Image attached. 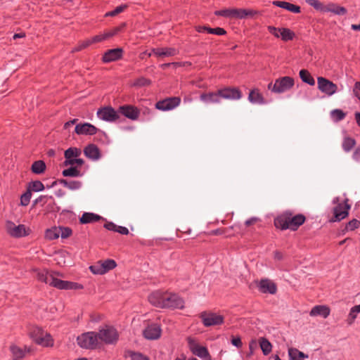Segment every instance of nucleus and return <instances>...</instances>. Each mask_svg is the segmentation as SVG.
<instances>
[{"instance_id":"f257e3e1","label":"nucleus","mask_w":360,"mask_h":360,"mask_svg":"<svg viewBox=\"0 0 360 360\" xmlns=\"http://www.w3.org/2000/svg\"><path fill=\"white\" fill-rule=\"evenodd\" d=\"M56 273L49 274L46 270H42L37 271V277L39 281L60 290L80 289L82 288L81 285L77 283L57 278L56 277Z\"/></svg>"},{"instance_id":"f03ea898","label":"nucleus","mask_w":360,"mask_h":360,"mask_svg":"<svg viewBox=\"0 0 360 360\" xmlns=\"http://www.w3.org/2000/svg\"><path fill=\"white\" fill-rule=\"evenodd\" d=\"M305 221V217L302 214L292 216L290 213H285L275 220V226L281 229H290L296 230Z\"/></svg>"},{"instance_id":"7ed1b4c3","label":"nucleus","mask_w":360,"mask_h":360,"mask_svg":"<svg viewBox=\"0 0 360 360\" xmlns=\"http://www.w3.org/2000/svg\"><path fill=\"white\" fill-rule=\"evenodd\" d=\"M293 86L294 79L285 76L276 79L274 84L269 83L268 89L276 94H282L289 91Z\"/></svg>"},{"instance_id":"20e7f679","label":"nucleus","mask_w":360,"mask_h":360,"mask_svg":"<svg viewBox=\"0 0 360 360\" xmlns=\"http://www.w3.org/2000/svg\"><path fill=\"white\" fill-rule=\"evenodd\" d=\"M31 338L38 345L43 347L53 346V341L50 335L41 328L34 327L30 332Z\"/></svg>"},{"instance_id":"39448f33","label":"nucleus","mask_w":360,"mask_h":360,"mask_svg":"<svg viewBox=\"0 0 360 360\" xmlns=\"http://www.w3.org/2000/svg\"><path fill=\"white\" fill-rule=\"evenodd\" d=\"M77 344L83 348L93 349L99 344L97 333L95 332H87L77 337Z\"/></svg>"},{"instance_id":"423d86ee","label":"nucleus","mask_w":360,"mask_h":360,"mask_svg":"<svg viewBox=\"0 0 360 360\" xmlns=\"http://www.w3.org/2000/svg\"><path fill=\"white\" fill-rule=\"evenodd\" d=\"M99 343L105 342L106 344H112L117 341L118 334L115 328L112 327L106 326L101 329L98 333H96Z\"/></svg>"},{"instance_id":"0eeeda50","label":"nucleus","mask_w":360,"mask_h":360,"mask_svg":"<svg viewBox=\"0 0 360 360\" xmlns=\"http://www.w3.org/2000/svg\"><path fill=\"white\" fill-rule=\"evenodd\" d=\"M7 233L12 237L20 238L29 234L30 230L23 224L16 225L12 221H7L6 224Z\"/></svg>"},{"instance_id":"6e6552de","label":"nucleus","mask_w":360,"mask_h":360,"mask_svg":"<svg viewBox=\"0 0 360 360\" xmlns=\"http://www.w3.org/2000/svg\"><path fill=\"white\" fill-rule=\"evenodd\" d=\"M164 308L182 309L184 302L177 295L165 292Z\"/></svg>"},{"instance_id":"1a4fd4ad","label":"nucleus","mask_w":360,"mask_h":360,"mask_svg":"<svg viewBox=\"0 0 360 360\" xmlns=\"http://www.w3.org/2000/svg\"><path fill=\"white\" fill-rule=\"evenodd\" d=\"M317 85L322 93L329 96L333 95L338 90V86L335 84L322 77L317 78Z\"/></svg>"},{"instance_id":"9d476101","label":"nucleus","mask_w":360,"mask_h":360,"mask_svg":"<svg viewBox=\"0 0 360 360\" xmlns=\"http://www.w3.org/2000/svg\"><path fill=\"white\" fill-rule=\"evenodd\" d=\"M351 206L348 203V199H346L343 203H339L333 209L334 219L333 221H339L347 217Z\"/></svg>"},{"instance_id":"9b49d317","label":"nucleus","mask_w":360,"mask_h":360,"mask_svg":"<svg viewBox=\"0 0 360 360\" xmlns=\"http://www.w3.org/2000/svg\"><path fill=\"white\" fill-rule=\"evenodd\" d=\"M200 318L203 324L208 327L212 326L220 325L224 322V317L211 312H202Z\"/></svg>"},{"instance_id":"f8f14e48","label":"nucleus","mask_w":360,"mask_h":360,"mask_svg":"<svg viewBox=\"0 0 360 360\" xmlns=\"http://www.w3.org/2000/svg\"><path fill=\"white\" fill-rule=\"evenodd\" d=\"M99 119L106 122H115L119 118L117 112L110 106L103 107L97 111Z\"/></svg>"},{"instance_id":"ddd939ff","label":"nucleus","mask_w":360,"mask_h":360,"mask_svg":"<svg viewBox=\"0 0 360 360\" xmlns=\"http://www.w3.org/2000/svg\"><path fill=\"white\" fill-rule=\"evenodd\" d=\"M181 103L179 97H170L156 103L155 107L160 110H170L177 107Z\"/></svg>"},{"instance_id":"4468645a","label":"nucleus","mask_w":360,"mask_h":360,"mask_svg":"<svg viewBox=\"0 0 360 360\" xmlns=\"http://www.w3.org/2000/svg\"><path fill=\"white\" fill-rule=\"evenodd\" d=\"M219 94L221 98L226 100H240L242 96V92L238 88L227 87L219 89Z\"/></svg>"},{"instance_id":"2eb2a0df","label":"nucleus","mask_w":360,"mask_h":360,"mask_svg":"<svg viewBox=\"0 0 360 360\" xmlns=\"http://www.w3.org/2000/svg\"><path fill=\"white\" fill-rule=\"evenodd\" d=\"M188 345L190 349L195 355L206 360H210V356L206 347L199 345L192 340H189Z\"/></svg>"},{"instance_id":"dca6fc26","label":"nucleus","mask_w":360,"mask_h":360,"mask_svg":"<svg viewBox=\"0 0 360 360\" xmlns=\"http://www.w3.org/2000/svg\"><path fill=\"white\" fill-rule=\"evenodd\" d=\"M97 131L95 126L87 122L78 124L75 129V133L78 135H94L96 134Z\"/></svg>"},{"instance_id":"f3484780","label":"nucleus","mask_w":360,"mask_h":360,"mask_svg":"<svg viewBox=\"0 0 360 360\" xmlns=\"http://www.w3.org/2000/svg\"><path fill=\"white\" fill-rule=\"evenodd\" d=\"M123 54L122 48H117L108 50L103 56V61L104 63H110L120 59Z\"/></svg>"},{"instance_id":"a211bd4d","label":"nucleus","mask_w":360,"mask_h":360,"mask_svg":"<svg viewBox=\"0 0 360 360\" xmlns=\"http://www.w3.org/2000/svg\"><path fill=\"white\" fill-rule=\"evenodd\" d=\"M178 53L177 49L171 47L157 48L152 50V53H148V56L152 54L157 57H169L175 56Z\"/></svg>"},{"instance_id":"6ab92c4d","label":"nucleus","mask_w":360,"mask_h":360,"mask_svg":"<svg viewBox=\"0 0 360 360\" xmlns=\"http://www.w3.org/2000/svg\"><path fill=\"white\" fill-rule=\"evenodd\" d=\"M165 292L155 291L148 296L149 302L153 306L159 308H164Z\"/></svg>"},{"instance_id":"aec40b11","label":"nucleus","mask_w":360,"mask_h":360,"mask_svg":"<svg viewBox=\"0 0 360 360\" xmlns=\"http://www.w3.org/2000/svg\"><path fill=\"white\" fill-rule=\"evenodd\" d=\"M259 291L263 293L275 294L276 292V285L274 283L269 279H262L258 283Z\"/></svg>"},{"instance_id":"412c9836","label":"nucleus","mask_w":360,"mask_h":360,"mask_svg":"<svg viewBox=\"0 0 360 360\" xmlns=\"http://www.w3.org/2000/svg\"><path fill=\"white\" fill-rule=\"evenodd\" d=\"M161 329L157 324H152L148 326L143 330V335L146 339L155 340L160 337Z\"/></svg>"},{"instance_id":"4be33fe9","label":"nucleus","mask_w":360,"mask_h":360,"mask_svg":"<svg viewBox=\"0 0 360 360\" xmlns=\"http://www.w3.org/2000/svg\"><path fill=\"white\" fill-rule=\"evenodd\" d=\"M200 99L205 103H220L221 95L219 94V90H217L214 92L202 94Z\"/></svg>"},{"instance_id":"5701e85b","label":"nucleus","mask_w":360,"mask_h":360,"mask_svg":"<svg viewBox=\"0 0 360 360\" xmlns=\"http://www.w3.org/2000/svg\"><path fill=\"white\" fill-rule=\"evenodd\" d=\"M332 13L334 15H344L347 13L345 7L340 6L335 3H328L325 4L323 13Z\"/></svg>"},{"instance_id":"b1692460","label":"nucleus","mask_w":360,"mask_h":360,"mask_svg":"<svg viewBox=\"0 0 360 360\" xmlns=\"http://www.w3.org/2000/svg\"><path fill=\"white\" fill-rule=\"evenodd\" d=\"M120 111L122 114H123L125 117L135 120L139 117V110L131 105H124L120 108Z\"/></svg>"},{"instance_id":"393cba45","label":"nucleus","mask_w":360,"mask_h":360,"mask_svg":"<svg viewBox=\"0 0 360 360\" xmlns=\"http://www.w3.org/2000/svg\"><path fill=\"white\" fill-rule=\"evenodd\" d=\"M248 101L252 103L259 105H262L266 103L262 94L257 89H254L250 91Z\"/></svg>"},{"instance_id":"a878e982","label":"nucleus","mask_w":360,"mask_h":360,"mask_svg":"<svg viewBox=\"0 0 360 360\" xmlns=\"http://www.w3.org/2000/svg\"><path fill=\"white\" fill-rule=\"evenodd\" d=\"M84 155L93 160H97L100 158V152L98 148L94 144H89L84 150Z\"/></svg>"},{"instance_id":"bb28decb","label":"nucleus","mask_w":360,"mask_h":360,"mask_svg":"<svg viewBox=\"0 0 360 360\" xmlns=\"http://www.w3.org/2000/svg\"><path fill=\"white\" fill-rule=\"evenodd\" d=\"M330 314V309L324 305H317L312 308L310 311V316H320L323 318L328 317Z\"/></svg>"},{"instance_id":"cd10ccee","label":"nucleus","mask_w":360,"mask_h":360,"mask_svg":"<svg viewBox=\"0 0 360 360\" xmlns=\"http://www.w3.org/2000/svg\"><path fill=\"white\" fill-rule=\"evenodd\" d=\"M273 4L284 8L287 11H289L290 12H292L294 13H300V7L298 6H296L295 4L286 2V1H275L273 2Z\"/></svg>"},{"instance_id":"c85d7f7f","label":"nucleus","mask_w":360,"mask_h":360,"mask_svg":"<svg viewBox=\"0 0 360 360\" xmlns=\"http://www.w3.org/2000/svg\"><path fill=\"white\" fill-rule=\"evenodd\" d=\"M256 13L253 10L247 9H232V18H244L247 16H252Z\"/></svg>"},{"instance_id":"c756f323","label":"nucleus","mask_w":360,"mask_h":360,"mask_svg":"<svg viewBox=\"0 0 360 360\" xmlns=\"http://www.w3.org/2000/svg\"><path fill=\"white\" fill-rule=\"evenodd\" d=\"M101 219V217L91 212H85L82 214L79 221L81 224H89L94 221H98Z\"/></svg>"},{"instance_id":"7c9ffc66","label":"nucleus","mask_w":360,"mask_h":360,"mask_svg":"<svg viewBox=\"0 0 360 360\" xmlns=\"http://www.w3.org/2000/svg\"><path fill=\"white\" fill-rule=\"evenodd\" d=\"M288 355L290 360H304L308 358V355L299 351L296 348H289Z\"/></svg>"},{"instance_id":"2f4dec72","label":"nucleus","mask_w":360,"mask_h":360,"mask_svg":"<svg viewBox=\"0 0 360 360\" xmlns=\"http://www.w3.org/2000/svg\"><path fill=\"white\" fill-rule=\"evenodd\" d=\"M259 343L260 348L264 355H268L271 352L272 345L266 338H259Z\"/></svg>"},{"instance_id":"473e14b6","label":"nucleus","mask_w":360,"mask_h":360,"mask_svg":"<svg viewBox=\"0 0 360 360\" xmlns=\"http://www.w3.org/2000/svg\"><path fill=\"white\" fill-rule=\"evenodd\" d=\"M300 77L301 78V79L302 80V82L311 85V86H314L315 84V80L314 79L311 77V75H310V73L309 72L308 70H301L300 71Z\"/></svg>"},{"instance_id":"72a5a7b5","label":"nucleus","mask_w":360,"mask_h":360,"mask_svg":"<svg viewBox=\"0 0 360 360\" xmlns=\"http://www.w3.org/2000/svg\"><path fill=\"white\" fill-rule=\"evenodd\" d=\"M31 169L34 174H42L46 169V165L41 160L35 161L32 164Z\"/></svg>"},{"instance_id":"f704fd0d","label":"nucleus","mask_w":360,"mask_h":360,"mask_svg":"<svg viewBox=\"0 0 360 360\" xmlns=\"http://www.w3.org/2000/svg\"><path fill=\"white\" fill-rule=\"evenodd\" d=\"M45 236L49 240L57 239L60 237V228L53 227L50 229L46 230Z\"/></svg>"},{"instance_id":"c9c22d12","label":"nucleus","mask_w":360,"mask_h":360,"mask_svg":"<svg viewBox=\"0 0 360 360\" xmlns=\"http://www.w3.org/2000/svg\"><path fill=\"white\" fill-rule=\"evenodd\" d=\"M60 184H62L65 187L70 189V190H77L81 187V183L77 181H68L65 179L60 180Z\"/></svg>"},{"instance_id":"e433bc0d","label":"nucleus","mask_w":360,"mask_h":360,"mask_svg":"<svg viewBox=\"0 0 360 360\" xmlns=\"http://www.w3.org/2000/svg\"><path fill=\"white\" fill-rule=\"evenodd\" d=\"M10 350L14 356L13 360L22 359L25 355L24 351L21 348L15 345H13L10 347Z\"/></svg>"},{"instance_id":"4c0bfd02","label":"nucleus","mask_w":360,"mask_h":360,"mask_svg":"<svg viewBox=\"0 0 360 360\" xmlns=\"http://www.w3.org/2000/svg\"><path fill=\"white\" fill-rule=\"evenodd\" d=\"M295 33L288 28H281L280 37L283 41L292 40Z\"/></svg>"},{"instance_id":"58836bf2","label":"nucleus","mask_w":360,"mask_h":360,"mask_svg":"<svg viewBox=\"0 0 360 360\" xmlns=\"http://www.w3.org/2000/svg\"><path fill=\"white\" fill-rule=\"evenodd\" d=\"M81 155V150L77 148H70L65 151V159L70 158H77Z\"/></svg>"},{"instance_id":"ea45409f","label":"nucleus","mask_w":360,"mask_h":360,"mask_svg":"<svg viewBox=\"0 0 360 360\" xmlns=\"http://www.w3.org/2000/svg\"><path fill=\"white\" fill-rule=\"evenodd\" d=\"M356 141L354 139L350 137H346L344 139L342 142V148L345 151L349 152L354 146Z\"/></svg>"},{"instance_id":"a19ab883","label":"nucleus","mask_w":360,"mask_h":360,"mask_svg":"<svg viewBox=\"0 0 360 360\" xmlns=\"http://www.w3.org/2000/svg\"><path fill=\"white\" fill-rule=\"evenodd\" d=\"M63 175L64 176L76 177L80 176V172L77 169V167H70L63 171Z\"/></svg>"},{"instance_id":"79ce46f5","label":"nucleus","mask_w":360,"mask_h":360,"mask_svg":"<svg viewBox=\"0 0 360 360\" xmlns=\"http://www.w3.org/2000/svg\"><path fill=\"white\" fill-rule=\"evenodd\" d=\"M306 2L311 6L314 7L316 10L323 13L325 4L319 0H306Z\"/></svg>"},{"instance_id":"37998d69","label":"nucleus","mask_w":360,"mask_h":360,"mask_svg":"<svg viewBox=\"0 0 360 360\" xmlns=\"http://www.w3.org/2000/svg\"><path fill=\"white\" fill-rule=\"evenodd\" d=\"M44 189V184L39 181H35L30 184L28 190L30 191H41Z\"/></svg>"},{"instance_id":"c03bdc74","label":"nucleus","mask_w":360,"mask_h":360,"mask_svg":"<svg viewBox=\"0 0 360 360\" xmlns=\"http://www.w3.org/2000/svg\"><path fill=\"white\" fill-rule=\"evenodd\" d=\"M150 83L151 82L150 79L142 77L136 79L132 85L136 87H141L144 86H148L150 84Z\"/></svg>"},{"instance_id":"a18cd8bd","label":"nucleus","mask_w":360,"mask_h":360,"mask_svg":"<svg viewBox=\"0 0 360 360\" xmlns=\"http://www.w3.org/2000/svg\"><path fill=\"white\" fill-rule=\"evenodd\" d=\"M90 269L92 273L95 274H104L105 269L101 264V262H98L96 264L91 266Z\"/></svg>"},{"instance_id":"49530a36","label":"nucleus","mask_w":360,"mask_h":360,"mask_svg":"<svg viewBox=\"0 0 360 360\" xmlns=\"http://www.w3.org/2000/svg\"><path fill=\"white\" fill-rule=\"evenodd\" d=\"M101 262L103 266V269H105V274L116 266V263L112 259H107L104 262Z\"/></svg>"},{"instance_id":"de8ad7c7","label":"nucleus","mask_w":360,"mask_h":360,"mask_svg":"<svg viewBox=\"0 0 360 360\" xmlns=\"http://www.w3.org/2000/svg\"><path fill=\"white\" fill-rule=\"evenodd\" d=\"M32 196L31 191L27 190L24 194L21 195L20 203L23 206H26L29 204Z\"/></svg>"},{"instance_id":"09e8293b","label":"nucleus","mask_w":360,"mask_h":360,"mask_svg":"<svg viewBox=\"0 0 360 360\" xmlns=\"http://www.w3.org/2000/svg\"><path fill=\"white\" fill-rule=\"evenodd\" d=\"M127 7V5L119 6L116 7V8L115 10L105 13V16H111V17L115 16L116 15L123 12Z\"/></svg>"},{"instance_id":"8fccbe9b","label":"nucleus","mask_w":360,"mask_h":360,"mask_svg":"<svg viewBox=\"0 0 360 360\" xmlns=\"http://www.w3.org/2000/svg\"><path fill=\"white\" fill-rule=\"evenodd\" d=\"M60 236L62 238H67L72 234V230L68 227L59 226Z\"/></svg>"},{"instance_id":"3c124183","label":"nucleus","mask_w":360,"mask_h":360,"mask_svg":"<svg viewBox=\"0 0 360 360\" xmlns=\"http://www.w3.org/2000/svg\"><path fill=\"white\" fill-rule=\"evenodd\" d=\"M331 113H332L333 117L334 118H335L336 120H338V121L344 119V117H345V114L341 110H338V109L334 110L332 111Z\"/></svg>"},{"instance_id":"603ef678","label":"nucleus","mask_w":360,"mask_h":360,"mask_svg":"<svg viewBox=\"0 0 360 360\" xmlns=\"http://www.w3.org/2000/svg\"><path fill=\"white\" fill-rule=\"evenodd\" d=\"M207 32L210 34H217V35H223V34H226L225 30L223 28H221V27H217V28L209 27V29H207Z\"/></svg>"},{"instance_id":"864d4df0","label":"nucleus","mask_w":360,"mask_h":360,"mask_svg":"<svg viewBox=\"0 0 360 360\" xmlns=\"http://www.w3.org/2000/svg\"><path fill=\"white\" fill-rule=\"evenodd\" d=\"M121 30L120 27H114L111 30H109L108 32H105L104 33L105 39H109L110 37H112L115 35H116Z\"/></svg>"},{"instance_id":"5fc2aeb1","label":"nucleus","mask_w":360,"mask_h":360,"mask_svg":"<svg viewBox=\"0 0 360 360\" xmlns=\"http://www.w3.org/2000/svg\"><path fill=\"white\" fill-rule=\"evenodd\" d=\"M215 15L232 18V9H224L215 12Z\"/></svg>"},{"instance_id":"6e6d98bb","label":"nucleus","mask_w":360,"mask_h":360,"mask_svg":"<svg viewBox=\"0 0 360 360\" xmlns=\"http://www.w3.org/2000/svg\"><path fill=\"white\" fill-rule=\"evenodd\" d=\"M360 222L356 219H352L346 226L347 230L352 231L359 227Z\"/></svg>"},{"instance_id":"4d7b16f0","label":"nucleus","mask_w":360,"mask_h":360,"mask_svg":"<svg viewBox=\"0 0 360 360\" xmlns=\"http://www.w3.org/2000/svg\"><path fill=\"white\" fill-rule=\"evenodd\" d=\"M268 30L269 31V32L271 34L274 35L276 37H280L281 28H276V27H273V26H269L268 27Z\"/></svg>"},{"instance_id":"13d9d810","label":"nucleus","mask_w":360,"mask_h":360,"mask_svg":"<svg viewBox=\"0 0 360 360\" xmlns=\"http://www.w3.org/2000/svg\"><path fill=\"white\" fill-rule=\"evenodd\" d=\"M131 360H149L148 358L141 353H134L131 355Z\"/></svg>"},{"instance_id":"bf43d9fd","label":"nucleus","mask_w":360,"mask_h":360,"mask_svg":"<svg viewBox=\"0 0 360 360\" xmlns=\"http://www.w3.org/2000/svg\"><path fill=\"white\" fill-rule=\"evenodd\" d=\"M105 34L104 33L103 34H98V35H96V36H94V37H92L91 39L92 43H98V42H101L103 40H105Z\"/></svg>"},{"instance_id":"052dcab7","label":"nucleus","mask_w":360,"mask_h":360,"mask_svg":"<svg viewBox=\"0 0 360 360\" xmlns=\"http://www.w3.org/2000/svg\"><path fill=\"white\" fill-rule=\"evenodd\" d=\"M231 343L237 347H241L243 345L240 337H233L231 340Z\"/></svg>"},{"instance_id":"680f3d73","label":"nucleus","mask_w":360,"mask_h":360,"mask_svg":"<svg viewBox=\"0 0 360 360\" xmlns=\"http://www.w3.org/2000/svg\"><path fill=\"white\" fill-rule=\"evenodd\" d=\"M104 227L110 231H113L116 232V229L117 227V225L115 224L112 222H107L105 224Z\"/></svg>"},{"instance_id":"e2e57ef3","label":"nucleus","mask_w":360,"mask_h":360,"mask_svg":"<svg viewBox=\"0 0 360 360\" xmlns=\"http://www.w3.org/2000/svg\"><path fill=\"white\" fill-rule=\"evenodd\" d=\"M116 232H118V233H120L121 234H123V235H127L129 233V230L126 227L121 226H117V229H116Z\"/></svg>"},{"instance_id":"0e129e2a","label":"nucleus","mask_w":360,"mask_h":360,"mask_svg":"<svg viewBox=\"0 0 360 360\" xmlns=\"http://www.w3.org/2000/svg\"><path fill=\"white\" fill-rule=\"evenodd\" d=\"M76 158H70V159H65V162H63V165L65 166H69L73 167L75 165V160Z\"/></svg>"},{"instance_id":"69168bd1","label":"nucleus","mask_w":360,"mask_h":360,"mask_svg":"<svg viewBox=\"0 0 360 360\" xmlns=\"http://www.w3.org/2000/svg\"><path fill=\"white\" fill-rule=\"evenodd\" d=\"M354 94L359 97V95H360V82H357L355 83L354 84Z\"/></svg>"},{"instance_id":"338daca9","label":"nucleus","mask_w":360,"mask_h":360,"mask_svg":"<svg viewBox=\"0 0 360 360\" xmlns=\"http://www.w3.org/2000/svg\"><path fill=\"white\" fill-rule=\"evenodd\" d=\"M356 314L355 312H353V310L351 309L350 310V312H349V324H352L353 323V321H354V319H356Z\"/></svg>"},{"instance_id":"774afa93","label":"nucleus","mask_w":360,"mask_h":360,"mask_svg":"<svg viewBox=\"0 0 360 360\" xmlns=\"http://www.w3.org/2000/svg\"><path fill=\"white\" fill-rule=\"evenodd\" d=\"M352 157L355 160H359L360 159V148H357L354 150Z\"/></svg>"}]
</instances>
